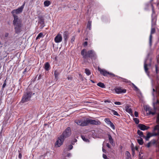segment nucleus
<instances>
[{
	"label": "nucleus",
	"mask_w": 159,
	"mask_h": 159,
	"mask_svg": "<svg viewBox=\"0 0 159 159\" xmlns=\"http://www.w3.org/2000/svg\"><path fill=\"white\" fill-rule=\"evenodd\" d=\"M75 122L78 125L85 126L88 125L89 124L99 125L101 124V122L98 120H96L87 119L86 120L80 119L75 121Z\"/></svg>",
	"instance_id": "nucleus-1"
},
{
	"label": "nucleus",
	"mask_w": 159,
	"mask_h": 159,
	"mask_svg": "<svg viewBox=\"0 0 159 159\" xmlns=\"http://www.w3.org/2000/svg\"><path fill=\"white\" fill-rule=\"evenodd\" d=\"M156 122L159 124L156 125L153 130V135L154 136H156L159 135V137L157 140L152 139V140L150 142L151 145H153L156 147H159V113L158 114L157 117Z\"/></svg>",
	"instance_id": "nucleus-2"
},
{
	"label": "nucleus",
	"mask_w": 159,
	"mask_h": 159,
	"mask_svg": "<svg viewBox=\"0 0 159 159\" xmlns=\"http://www.w3.org/2000/svg\"><path fill=\"white\" fill-rule=\"evenodd\" d=\"M152 7V13L151 15L152 18V24L150 32V34L149 38V45L150 48H151L152 46V34H154L156 32V30L154 28H153V26L155 25L156 24V22L157 21V18L155 16H153V15L155 14V12L154 10V7L152 5H151Z\"/></svg>",
	"instance_id": "nucleus-3"
},
{
	"label": "nucleus",
	"mask_w": 159,
	"mask_h": 159,
	"mask_svg": "<svg viewBox=\"0 0 159 159\" xmlns=\"http://www.w3.org/2000/svg\"><path fill=\"white\" fill-rule=\"evenodd\" d=\"M81 54L84 60L89 58L92 60H95L97 58L96 53L93 50H90L87 51L85 49H83L81 51Z\"/></svg>",
	"instance_id": "nucleus-4"
},
{
	"label": "nucleus",
	"mask_w": 159,
	"mask_h": 159,
	"mask_svg": "<svg viewBox=\"0 0 159 159\" xmlns=\"http://www.w3.org/2000/svg\"><path fill=\"white\" fill-rule=\"evenodd\" d=\"M98 70L100 72V73L104 76H107L108 75H109L111 76V77H115V79H116L117 80H119L120 79L122 80L121 81L123 82L127 83H131L130 81L129 80L126 79L115 75L113 73H110V72L107 71L105 69H101L100 68L98 67Z\"/></svg>",
	"instance_id": "nucleus-5"
},
{
	"label": "nucleus",
	"mask_w": 159,
	"mask_h": 159,
	"mask_svg": "<svg viewBox=\"0 0 159 159\" xmlns=\"http://www.w3.org/2000/svg\"><path fill=\"white\" fill-rule=\"evenodd\" d=\"M14 18L13 24L15 26V32L16 34H18L22 31L21 28L22 26V22L18 19V16L16 15H14Z\"/></svg>",
	"instance_id": "nucleus-6"
},
{
	"label": "nucleus",
	"mask_w": 159,
	"mask_h": 159,
	"mask_svg": "<svg viewBox=\"0 0 159 159\" xmlns=\"http://www.w3.org/2000/svg\"><path fill=\"white\" fill-rule=\"evenodd\" d=\"M34 93L32 92L28 91L25 93L20 101L21 103L26 102L30 100L31 97Z\"/></svg>",
	"instance_id": "nucleus-7"
},
{
	"label": "nucleus",
	"mask_w": 159,
	"mask_h": 159,
	"mask_svg": "<svg viewBox=\"0 0 159 159\" xmlns=\"http://www.w3.org/2000/svg\"><path fill=\"white\" fill-rule=\"evenodd\" d=\"M71 130L70 127L67 128L60 136L64 140L65 139L71 135Z\"/></svg>",
	"instance_id": "nucleus-8"
},
{
	"label": "nucleus",
	"mask_w": 159,
	"mask_h": 159,
	"mask_svg": "<svg viewBox=\"0 0 159 159\" xmlns=\"http://www.w3.org/2000/svg\"><path fill=\"white\" fill-rule=\"evenodd\" d=\"M25 4V2L23 5L20 7H19L17 9L11 11V13L13 14V16H14V15H16L14 13H15L16 14H18L21 13L23 11V8H24V6Z\"/></svg>",
	"instance_id": "nucleus-9"
},
{
	"label": "nucleus",
	"mask_w": 159,
	"mask_h": 159,
	"mask_svg": "<svg viewBox=\"0 0 159 159\" xmlns=\"http://www.w3.org/2000/svg\"><path fill=\"white\" fill-rule=\"evenodd\" d=\"M147 59H146L144 61V68L145 73L146 74L149 76L150 72L148 71V66H151V63L149 62L148 64L147 63Z\"/></svg>",
	"instance_id": "nucleus-10"
},
{
	"label": "nucleus",
	"mask_w": 159,
	"mask_h": 159,
	"mask_svg": "<svg viewBox=\"0 0 159 159\" xmlns=\"http://www.w3.org/2000/svg\"><path fill=\"white\" fill-rule=\"evenodd\" d=\"M64 140V139L60 136L55 143V146L56 147H59L62 144Z\"/></svg>",
	"instance_id": "nucleus-11"
},
{
	"label": "nucleus",
	"mask_w": 159,
	"mask_h": 159,
	"mask_svg": "<svg viewBox=\"0 0 159 159\" xmlns=\"http://www.w3.org/2000/svg\"><path fill=\"white\" fill-rule=\"evenodd\" d=\"M114 90L115 92L118 94L121 93H125L126 92V90L125 89H123L121 88L120 87H116L114 89Z\"/></svg>",
	"instance_id": "nucleus-12"
},
{
	"label": "nucleus",
	"mask_w": 159,
	"mask_h": 159,
	"mask_svg": "<svg viewBox=\"0 0 159 159\" xmlns=\"http://www.w3.org/2000/svg\"><path fill=\"white\" fill-rule=\"evenodd\" d=\"M62 38L61 34H58L54 38V41L56 43H59L62 41Z\"/></svg>",
	"instance_id": "nucleus-13"
},
{
	"label": "nucleus",
	"mask_w": 159,
	"mask_h": 159,
	"mask_svg": "<svg viewBox=\"0 0 159 159\" xmlns=\"http://www.w3.org/2000/svg\"><path fill=\"white\" fill-rule=\"evenodd\" d=\"M145 109L146 111L147 112V114L149 115L152 114L154 115L155 114V112H152V108L148 106H146L145 107Z\"/></svg>",
	"instance_id": "nucleus-14"
},
{
	"label": "nucleus",
	"mask_w": 159,
	"mask_h": 159,
	"mask_svg": "<svg viewBox=\"0 0 159 159\" xmlns=\"http://www.w3.org/2000/svg\"><path fill=\"white\" fill-rule=\"evenodd\" d=\"M62 71L61 69L58 68L54 71V76L55 79L56 80L58 79V76L60 74Z\"/></svg>",
	"instance_id": "nucleus-15"
},
{
	"label": "nucleus",
	"mask_w": 159,
	"mask_h": 159,
	"mask_svg": "<svg viewBox=\"0 0 159 159\" xmlns=\"http://www.w3.org/2000/svg\"><path fill=\"white\" fill-rule=\"evenodd\" d=\"M38 23L40 24V27L43 28L45 26L44 20L42 17H39Z\"/></svg>",
	"instance_id": "nucleus-16"
},
{
	"label": "nucleus",
	"mask_w": 159,
	"mask_h": 159,
	"mask_svg": "<svg viewBox=\"0 0 159 159\" xmlns=\"http://www.w3.org/2000/svg\"><path fill=\"white\" fill-rule=\"evenodd\" d=\"M138 127L141 130L143 131L147 130L150 128L149 126H146L142 124H139L138 125Z\"/></svg>",
	"instance_id": "nucleus-17"
},
{
	"label": "nucleus",
	"mask_w": 159,
	"mask_h": 159,
	"mask_svg": "<svg viewBox=\"0 0 159 159\" xmlns=\"http://www.w3.org/2000/svg\"><path fill=\"white\" fill-rule=\"evenodd\" d=\"M107 135L108 137V139L110 143L113 146H115V143L114 142V140L112 138V137L111 134H107Z\"/></svg>",
	"instance_id": "nucleus-18"
},
{
	"label": "nucleus",
	"mask_w": 159,
	"mask_h": 159,
	"mask_svg": "<svg viewBox=\"0 0 159 159\" xmlns=\"http://www.w3.org/2000/svg\"><path fill=\"white\" fill-rule=\"evenodd\" d=\"M63 36L64 41L65 42H66L69 38V35L67 31H65L64 32Z\"/></svg>",
	"instance_id": "nucleus-19"
},
{
	"label": "nucleus",
	"mask_w": 159,
	"mask_h": 159,
	"mask_svg": "<svg viewBox=\"0 0 159 159\" xmlns=\"http://www.w3.org/2000/svg\"><path fill=\"white\" fill-rule=\"evenodd\" d=\"M44 68L47 71H48L50 70V65L48 62H47L45 63Z\"/></svg>",
	"instance_id": "nucleus-20"
},
{
	"label": "nucleus",
	"mask_w": 159,
	"mask_h": 159,
	"mask_svg": "<svg viewBox=\"0 0 159 159\" xmlns=\"http://www.w3.org/2000/svg\"><path fill=\"white\" fill-rule=\"evenodd\" d=\"M152 136L151 134L149 132H148L146 136H145V138L146 141H148L149 139Z\"/></svg>",
	"instance_id": "nucleus-21"
},
{
	"label": "nucleus",
	"mask_w": 159,
	"mask_h": 159,
	"mask_svg": "<svg viewBox=\"0 0 159 159\" xmlns=\"http://www.w3.org/2000/svg\"><path fill=\"white\" fill-rule=\"evenodd\" d=\"M137 133L141 137L143 138L145 137V136L143 135V132L139 130H138L137 131Z\"/></svg>",
	"instance_id": "nucleus-22"
},
{
	"label": "nucleus",
	"mask_w": 159,
	"mask_h": 159,
	"mask_svg": "<svg viewBox=\"0 0 159 159\" xmlns=\"http://www.w3.org/2000/svg\"><path fill=\"white\" fill-rule=\"evenodd\" d=\"M125 108L126 112L129 113V114L132 113V110L131 108H129L128 106H126Z\"/></svg>",
	"instance_id": "nucleus-23"
},
{
	"label": "nucleus",
	"mask_w": 159,
	"mask_h": 159,
	"mask_svg": "<svg viewBox=\"0 0 159 159\" xmlns=\"http://www.w3.org/2000/svg\"><path fill=\"white\" fill-rule=\"evenodd\" d=\"M51 4V2L50 1L46 0L44 2V5L45 7H48Z\"/></svg>",
	"instance_id": "nucleus-24"
},
{
	"label": "nucleus",
	"mask_w": 159,
	"mask_h": 159,
	"mask_svg": "<svg viewBox=\"0 0 159 159\" xmlns=\"http://www.w3.org/2000/svg\"><path fill=\"white\" fill-rule=\"evenodd\" d=\"M91 21H89L87 25V28L89 29V30H90L91 29Z\"/></svg>",
	"instance_id": "nucleus-25"
},
{
	"label": "nucleus",
	"mask_w": 159,
	"mask_h": 159,
	"mask_svg": "<svg viewBox=\"0 0 159 159\" xmlns=\"http://www.w3.org/2000/svg\"><path fill=\"white\" fill-rule=\"evenodd\" d=\"M125 154L126 156V159H131L130 154L128 151H126Z\"/></svg>",
	"instance_id": "nucleus-26"
},
{
	"label": "nucleus",
	"mask_w": 159,
	"mask_h": 159,
	"mask_svg": "<svg viewBox=\"0 0 159 159\" xmlns=\"http://www.w3.org/2000/svg\"><path fill=\"white\" fill-rule=\"evenodd\" d=\"M137 142L140 145H142L143 143V139L140 138L139 139H137Z\"/></svg>",
	"instance_id": "nucleus-27"
},
{
	"label": "nucleus",
	"mask_w": 159,
	"mask_h": 159,
	"mask_svg": "<svg viewBox=\"0 0 159 159\" xmlns=\"http://www.w3.org/2000/svg\"><path fill=\"white\" fill-rule=\"evenodd\" d=\"M97 85L102 88H105V85H104V84L103 83H102V82H99L97 84Z\"/></svg>",
	"instance_id": "nucleus-28"
},
{
	"label": "nucleus",
	"mask_w": 159,
	"mask_h": 159,
	"mask_svg": "<svg viewBox=\"0 0 159 159\" xmlns=\"http://www.w3.org/2000/svg\"><path fill=\"white\" fill-rule=\"evenodd\" d=\"M85 72L88 76L91 73L90 71L87 68L85 69Z\"/></svg>",
	"instance_id": "nucleus-29"
},
{
	"label": "nucleus",
	"mask_w": 159,
	"mask_h": 159,
	"mask_svg": "<svg viewBox=\"0 0 159 159\" xmlns=\"http://www.w3.org/2000/svg\"><path fill=\"white\" fill-rule=\"evenodd\" d=\"M111 111L114 115L118 116H120V115L117 112V111L113 109H111Z\"/></svg>",
	"instance_id": "nucleus-30"
},
{
	"label": "nucleus",
	"mask_w": 159,
	"mask_h": 159,
	"mask_svg": "<svg viewBox=\"0 0 159 159\" xmlns=\"http://www.w3.org/2000/svg\"><path fill=\"white\" fill-rule=\"evenodd\" d=\"M159 103V101L158 100H157L156 102H153V108L155 109H156L157 107L156 106V105L157 104Z\"/></svg>",
	"instance_id": "nucleus-31"
},
{
	"label": "nucleus",
	"mask_w": 159,
	"mask_h": 159,
	"mask_svg": "<svg viewBox=\"0 0 159 159\" xmlns=\"http://www.w3.org/2000/svg\"><path fill=\"white\" fill-rule=\"evenodd\" d=\"M105 122L108 125H109L110 124L111 122L108 118H105L104 119Z\"/></svg>",
	"instance_id": "nucleus-32"
},
{
	"label": "nucleus",
	"mask_w": 159,
	"mask_h": 159,
	"mask_svg": "<svg viewBox=\"0 0 159 159\" xmlns=\"http://www.w3.org/2000/svg\"><path fill=\"white\" fill-rule=\"evenodd\" d=\"M43 35V34L42 33H39L37 37L36 38V40L39 39L40 38H41Z\"/></svg>",
	"instance_id": "nucleus-33"
},
{
	"label": "nucleus",
	"mask_w": 159,
	"mask_h": 159,
	"mask_svg": "<svg viewBox=\"0 0 159 159\" xmlns=\"http://www.w3.org/2000/svg\"><path fill=\"white\" fill-rule=\"evenodd\" d=\"M81 138L84 141L86 142H89V140L87 138H86L84 136H81Z\"/></svg>",
	"instance_id": "nucleus-34"
},
{
	"label": "nucleus",
	"mask_w": 159,
	"mask_h": 159,
	"mask_svg": "<svg viewBox=\"0 0 159 159\" xmlns=\"http://www.w3.org/2000/svg\"><path fill=\"white\" fill-rule=\"evenodd\" d=\"M6 80H5L4 81V83L2 85V88L1 89V91H2V92L3 91L4 89L6 87Z\"/></svg>",
	"instance_id": "nucleus-35"
},
{
	"label": "nucleus",
	"mask_w": 159,
	"mask_h": 159,
	"mask_svg": "<svg viewBox=\"0 0 159 159\" xmlns=\"http://www.w3.org/2000/svg\"><path fill=\"white\" fill-rule=\"evenodd\" d=\"M133 120L136 124H138L139 122V120L137 118H134Z\"/></svg>",
	"instance_id": "nucleus-36"
},
{
	"label": "nucleus",
	"mask_w": 159,
	"mask_h": 159,
	"mask_svg": "<svg viewBox=\"0 0 159 159\" xmlns=\"http://www.w3.org/2000/svg\"><path fill=\"white\" fill-rule=\"evenodd\" d=\"M110 127L113 129H115V127L113 124V123L111 122L110 124L109 125Z\"/></svg>",
	"instance_id": "nucleus-37"
},
{
	"label": "nucleus",
	"mask_w": 159,
	"mask_h": 159,
	"mask_svg": "<svg viewBox=\"0 0 159 159\" xmlns=\"http://www.w3.org/2000/svg\"><path fill=\"white\" fill-rule=\"evenodd\" d=\"M73 147L72 145H70L68 146V150H70L73 148Z\"/></svg>",
	"instance_id": "nucleus-38"
},
{
	"label": "nucleus",
	"mask_w": 159,
	"mask_h": 159,
	"mask_svg": "<svg viewBox=\"0 0 159 159\" xmlns=\"http://www.w3.org/2000/svg\"><path fill=\"white\" fill-rule=\"evenodd\" d=\"M131 150L132 152V154L134 156L135 154L134 148L133 147H132Z\"/></svg>",
	"instance_id": "nucleus-39"
},
{
	"label": "nucleus",
	"mask_w": 159,
	"mask_h": 159,
	"mask_svg": "<svg viewBox=\"0 0 159 159\" xmlns=\"http://www.w3.org/2000/svg\"><path fill=\"white\" fill-rule=\"evenodd\" d=\"M132 84L133 86L134 87L135 89V90H136V91H138V90H139L138 88H137V86H135V85L134 84L132 83Z\"/></svg>",
	"instance_id": "nucleus-40"
},
{
	"label": "nucleus",
	"mask_w": 159,
	"mask_h": 159,
	"mask_svg": "<svg viewBox=\"0 0 159 159\" xmlns=\"http://www.w3.org/2000/svg\"><path fill=\"white\" fill-rule=\"evenodd\" d=\"M151 143L150 142H149L148 144L147 145H146V146L148 148H149L151 146Z\"/></svg>",
	"instance_id": "nucleus-41"
},
{
	"label": "nucleus",
	"mask_w": 159,
	"mask_h": 159,
	"mask_svg": "<svg viewBox=\"0 0 159 159\" xmlns=\"http://www.w3.org/2000/svg\"><path fill=\"white\" fill-rule=\"evenodd\" d=\"M152 54V52H149L147 55V57H146V59H147V60H148V58H149V56H150V55H151V54Z\"/></svg>",
	"instance_id": "nucleus-42"
},
{
	"label": "nucleus",
	"mask_w": 159,
	"mask_h": 159,
	"mask_svg": "<svg viewBox=\"0 0 159 159\" xmlns=\"http://www.w3.org/2000/svg\"><path fill=\"white\" fill-rule=\"evenodd\" d=\"M146 7L145 8V10H147L148 9V7H149V5L148 4H146L145 5Z\"/></svg>",
	"instance_id": "nucleus-43"
},
{
	"label": "nucleus",
	"mask_w": 159,
	"mask_h": 159,
	"mask_svg": "<svg viewBox=\"0 0 159 159\" xmlns=\"http://www.w3.org/2000/svg\"><path fill=\"white\" fill-rule=\"evenodd\" d=\"M134 114L135 117H137L138 116V113L137 111H135Z\"/></svg>",
	"instance_id": "nucleus-44"
},
{
	"label": "nucleus",
	"mask_w": 159,
	"mask_h": 159,
	"mask_svg": "<svg viewBox=\"0 0 159 159\" xmlns=\"http://www.w3.org/2000/svg\"><path fill=\"white\" fill-rule=\"evenodd\" d=\"M114 103L116 105H120L121 104V103L119 102H114Z\"/></svg>",
	"instance_id": "nucleus-45"
},
{
	"label": "nucleus",
	"mask_w": 159,
	"mask_h": 159,
	"mask_svg": "<svg viewBox=\"0 0 159 159\" xmlns=\"http://www.w3.org/2000/svg\"><path fill=\"white\" fill-rule=\"evenodd\" d=\"M102 156H103V158H104L105 159H107V156H106V155L105 154H103Z\"/></svg>",
	"instance_id": "nucleus-46"
},
{
	"label": "nucleus",
	"mask_w": 159,
	"mask_h": 159,
	"mask_svg": "<svg viewBox=\"0 0 159 159\" xmlns=\"http://www.w3.org/2000/svg\"><path fill=\"white\" fill-rule=\"evenodd\" d=\"M155 67H156V71L157 73H158V66L157 65H155Z\"/></svg>",
	"instance_id": "nucleus-47"
},
{
	"label": "nucleus",
	"mask_w": 159,
	"mask_h": 159,
	"mask_svg": "<svg viewBox=\"0 0 159 159\" xmlns=\"http://www.w3.org/2000/svg\"><path fill=\"white\" fill-rule=\"evenodd\" d=\"M87 44L88 42L87 41H85L83 44V45L84 47H85L87 45Z\"/></svg>",
	"instance_id": "nucleus-48"
},
{
	"label": "nucleus",
	"mask_w": 159,
	"mask_h": 159,
	"mask_svg": "<svg viewBox=\"0 0 159 159\" xmlns=\"http://www.w3.org/2000/svg\"><path fill=\"white\" fill-rule=\"evenodd\" d=\"M75 40V38L74 37H73L71 40V43H73L74 41Z\"/></svg>",
	"instance_id": "nucleus-49"
},
{
	"label": "nucleus",
	"mask_w": 159,
	"mask_h": 159,
	"mask_svg": "<svg viewBox=\"0 0 159 159\" xmlns=\"http://www.w3.org/2000/svg\"><path fill=\"white\" fill-rule=\"evenodd\" d=\"M9 35V33H6L5 34L4 36L5 37H7Z\"/></svg>",
	"instance_id": "nucleus-50"
},
{
	"label": "nucleus",
	"mask_w": 159,
	"mask_h": 159,
	"mask_svg": "<svg viewBox=\"0 0 159 159\" xmlns=\"http://www.w3.org/2000/svg\"><path fill=\"white\" fill-rule=\"evenodd\" d=\"M18 157L21 159V157H22V155H21V153H19V155H18Z\"/></svg>",
	"instance_id": "nucleus-51"
},
{
	"label": "nucleus",
	"mask_w": 159,
	"mask_h": 159,
	"mask_svg": "<svg viewBox=\"0 0 159 159\" xmlns=\"http://www.w3.org/2000/svg\"><path fill=\"white\" fill-rule=\"evenodd\" d=\"M104 102H108V103H110L111 102V101L108 100H107L104 101Z\"/></svg>",
	"instance_id": "nucleus-52"
},
{
	"label": "nucleus",
	"mask_w": 159,
	"mask_h": 159,
	"mask_svg": "<svg viewBox=\"0 0 159 159\" xmlns=\"http://www.w3.org/2000/svg\"><path fill=\"white\" fill-rule=\"evenodd\" d=\"M153 93H152V95L153 96H154V92L156 91V90L155 89H153Z\"/></svg>",
	"instance_id": "nucleus-53"
},
{
	"label": "nucleus",
	"mask_w": 159,
	"mask_h": 159,
	"mask_svg": "<svg viewBox=\"0 0 159 159\" xmlns=\"http://www.w3.org/2000/svg\"><path fill=\"white\" fill-rule=\"evenodd\" d=\"M107 146L109 148H111V146L109 143H107L106 144Z\"/></svg>",
	"instance_id": "nucleus-54"
},
{
	"label": "nucleus",
	"mask_w": 159,
	"mask_h": 159,
	"mask_svg": "<svg viewBox=\"0 0 159 159\" xmlns=\"http://www.w3.org/2000/svg\"><path fill=\"white\" fill-rule=\"evenodd\" d=\"M26 72H27V68H25L24 70V71L23 72V73L25 74V73H26Z\"/></svg>",
	"instance_id": "nucleus-55"
},
{
	"label": "nucleus",
	"mask_w": 159,
	"mask_h": 159,
	"mask_svg": "<svg viewBox=\"0 0 159 159\" xmlns=\"http://www.w3.org/2000/svg\"><path fill=\"white\" fill-rule=\"evenodd\" d=\"M41 75H39V77L38 78V80H39L41 78Z\"/></svg>",
	"instance_id": "nucleus-56"
},
{
	"label": "nucleus",
	"mask_w": 159,
	"mask_h": 159,
	"mask_svg": "<svg viewBox=\"0 0 159 159\" xmlns=\"http://www.w3.org/2000/svg\"><path fill=\"white\" fill-rule=\"evenodd\" d=\"M71 156V154L70 153H69L67 154V156L69 157Z\"/></svg>",
	"instance_id": "nucleus-57"
},
{
	"label": "nucleus",
	"mask_w": 159,
	"mask_h": 159,
	"mask_svg": "<svg viewBox=\"0 0 159 159\" xmlns=\"http://www.w3.org/2000/svg\"><path fill=\"white\" fill-rule=\"evenodd\" d=\"M102 151L103 152H105V153L106 152V150L105 149H104L103 148H102Z\"/></svg>",
	"instance_id": "nucleus-58"
},
{
	"label": "nucleus",
	"mask_w": 159,
	"mask_h": 159,
	"mask_svg": "<svg viewBox=\"0 0 159 159\" xmlns=\"http://www.w3.org/2000/svg\"><path fill=\"white\" fill-rule=\"evenodd\" d=\"M77 140L76 139H75L74 140V141H73L74 142V143H76L77 142Z\"/></svg>",
	"instance_id": "nucleus-59"
},
{
	"label": "nucleus",
	"mask_w": 159,
	"mask_h": 159,
	"mask_svg": "<svg viewBox=\"0 0 159 159\" xmlns=\"http://www.w3.org/2000/svg\"><path fill=\"white\" fill-rule=\"evenodd\" d=\"M75 143L73 141H72L71 142V144L72 145H74L75 144Z\"/></svg>",
	"instance_id": "nucleus-60"
},
{
	"label": "nucleus",
	"mask_w": 159,
	"mask_h": 159,
	"mask_svg": "<svg viewBox=\"0 0 159 159\" xmlns=\"http://www.w3.org/2000/svg\"><path fill=\"white\" fill-rule=\"evenodd\" d=\"M136 150H138V148L136 147L135 148V149Z\"/></svg>",
	"instance_id": "nucleus-61"
},
{
	"label": "nucleus",
	"mask_w": 159,
	"mask_h": 159,
	"mask_svg": "<svg viewBox=\"0 0 159 159\" xmlns=\"http://www.w3.org/2000/svg\"><path fill=\"white\" fill-rule=\"evenodd\" d=\"M149 61H150V62H151V63L152 61V59L151 58H150L149 59Z\"/></svg>",
	"instance_id": "nucleus-62"
},
{
	"label": "nucleus",
	"mask_w": 159,
	"mask_h": 159,
	"mask_svg": "<svg viewBox=\"0 0 159 159\" xmlns=\"http://www.w3.org/2000/svg\"><path fill=\"white\" fill-rule=\"evenodd\" d=\"M91 81L92 82V83H95V82L93 80H91Z\"/></svg>",
	"instance_id": "nucleus-63"
},
{
	"label": "nucleus",
	"mask_w": 159,
	"mask_h": 159,
	"mask_svg": "<svg viewBox=\"0 0 159 159\" xmlns=\"http://www.w3.org/2000/svg\"><path fill=\"white\" fill-rule=\"evenodd\" d=\"M85 40H88V38H86L85 39Z\"/></svg>",
	"instance_id": "nucleus-64"
}]
</instances>
